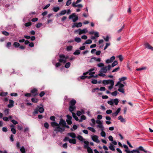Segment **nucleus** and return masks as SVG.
Here are the masks:
<instances>
[{
    "instance_id": "obj_1",
    "label": "nucleus",
    "mask_w": 153,
    "mask_h": 153,
    "mask_svg": "<svg viewBox=\"0 0 153 153\" xmlns=\"http://www.w3.org/2000/svg\"><path fill=\"white\" fill-rule=\"evenodd\" d=\"M51 126L53 127H57L54 129V131L57 132H59L62 133L65 130L64 128L60 127L59 125L54 121L51 122Z\"/></svg>"
},
{
    "instance_id": "obj_2",
    "label": "nucleus",
    "mask_w": 153,
    "mask_h": 153,
    "mask_svg": "<svg viewBox=\"0 0 153 153\" xmlns=\"http://www.w3.org/2000/svg\"><path fill=\"white\" fill-rule=\"evenodd\" d=\"M60 59H59L58 61L59 62L65 63L66 62V60L68 58V56H65L64 54H61L59 55Z\"/></svg>"
},
{
    "instance_id": "obj_3",
    "label": "nucleus",
    "mask_w": 153,
    "mask_h": 153,
    "mask_svg": "<svg viewBox=\"0 0 153 153\" xmlns=\"http://www.w3.org/2000/svg\"><path fill=\"white\" fill-rule=\"evenodd\" d=\"M111 68V65H108L107 66L102 68L100 70V71L104 73H106L107 71H109L110 70Z\"/></svg>"
},
{
    "instance_id": "obj_4",
    "label": "nucleus",
    "mask_w": 153,
    "mask_h": 153,
    "mask_svg": "<svg viewBox=\"0 0 153 153\" xmlns=\"http://www.w3.org/2000/svg\"><path fill=\"white\" fill-rule=\"evenodd\" d=\"M107 102L109 105H113L114 103L117 105L119 102V100L117 99H115L114 100L111 99V100L108 101Z\"/></svg>"
},
{
    "instance_id": "obj_5",
    "label": "nucleus",
    "mask_w": 153,
    "mask_h": 153,
    "mask_svg": "<svg viewBox=\"0 0 153 153\" xmlns=\"http://www.w3.org/2000/svg\"><path fill=\"white\" fill-rule=\"evenodd\" d=\"M70 19H72L73 21L74 22H75L78 19V17L76 15L75 13H73L72 14L70 15L69 17Z\"/></svg>"
},
{
    "instance_id": "obj_6",
    "label": "nucleus",
    "mask_w": 153,
    "mask_h": 153,
    "mask_svg": "<svg viewBox=\"0 0 153 153\" xmlns=\"http://www.w3.org/2000/svg\"><path fill=\"white\" fill-rule=\"evenodd\" d=\"M75 32H78L79 35L86 33L88 32L87 29L85 28L82 30L81 29H79L76 30Z\"/></svg>"
},
{
    "instance_id": "obj_7",
    "label": "nucleus",
    "mask_w": 153,
    "mask_h": 153,
    "mask_svg": "<svg viewBox=\"0 0 153 153\" xmlns=\"http://www.w3.org/2000/svg\"><path fill=\"white\" fill-rule=\"evenodd\" d=\"M92 140L97 143H99L100 141L98 139V137L96 135H94L91 136Z\"/></svg>"
},
{
    "instance_id": "obj_8",
    "label": "nucleus",
    "mask_w": 153,
    "mask_h": 153,
    "mask_svg": "<svg viewBox=\"0 0 153 153\" xmlns=\"http://www.w3.org/2000/svg\"><path fill=\"white\" fill-rule=\"evenodd\" d=\"M94 70V69H91L89 70V74L90 76H88V79H90L91 78L94 77V75H93L95 73V72H92Z\"/></svg>"
},
{
    "instance_id": "obj_9",
    "label": "nucleus",
    "mask_w": 153,
    "mask_h": 153,
    "mask_svg": "<svg viewBox=\"0 0 153 153\" xmlns=\"http://www.w3.org/2000/svg\"><path fill=\"white\" fill-rule=\"evenodd\" d=\"M66 13L67 10H62L59 13L57 14L56 16L57 17H58L60 16L64 15Z\"/></svg>"
},
{
    "instance_id": "obj_10",
    "label": "nucleus",
    "mask_w": 153,
    "mask_h": 153,
    "mask_svg": "<svg viewBox=\"0 0 153 153\" xmlns=\"http://www.w3.org/2000/svg\"><path fill=\"white\" fill-rule=\"evenodd\" d=\"M115 59V57L114 56H112L110 59H107L105 61V62L107 64L111 63L113 62Z\"/></svg>"
},
{
    "instance_id": "obj_11",
    "label": "nucleus",
    "mask_w": 153,
    "mask_h": 153,
    "mask_svg": "<svg viewBox=\"0 0 153 153\" xmlns=\"http://www.w3.org/2000/svg\"><path fill=\"white\" fill-rule=\"evenodd\" d=\"M9 104L8 105L7 107L9 108H11L13 107L14 101L11 100H9Z\"/></svg>"
},
{
    "instance_id": "obj_12",
    "label": "nucleus",
    "mask_w": 153,
    "mask_h": 153,
    "mask_svg": "<svg viewBox=\"0 0 153 153\" xmlns=\"http://www.w3.org/2000/svg\"><path fill=\"white\" fill-rule=\"evenodd\" d=\"M37 90L36 88H34L31 91V93H32L34 96L38 94L37 93Z\"/></svg>"
},
{
    "instance_id": "obj_13",
    "label": "nucleus",
    "mask_w": 153,
    "mask_h": 153,
    "mask_svg": "<svg viewBox=\"0 0 153 153\" xmlns=\"http://www.w3.org/2000/svg\"><path fill=\"white\" fill-rule=\"evenodd\" d=\"M82 25V23L81 22H79L78 23H75L74 24V25L72 26L73 27H81Z\"/></svg>"
},
{
    "instance_id": "obj_14",
    "label": "nucleus",
    "mask_w": 153,
    "mask_h": 153,
    "mask_svg": "<svg viewBox=\"0 0 153 153\" xmlns=\"http://www.w3.org/2000/svg\"><path fill=\"white\" fill-rule=\"evenodd\" d=\"M83 143L85 144L84 145V148H86L87 149L89 147H90L88 146L89 143L88 141H83Z\"/></svg>"
},
{
    "instance_id": "obj_15",
    "label": "nucleus",
    "mask_w": 153,
    "mask_h": 153,
    "mask_svg": "<svg viewBox=\"0 0 153 153\" xmlns=\"http://www.w3.org/2000/svg\"><path fill=\"white\" fill-rule=\"evenodd\" d=\"M72 6L74 7H77L78 8H82L83 7L82 5L81 4H74V3H72Z\"/></svg>"
},
{
    "instance_id": "obj_16",
    "label": "nucleus",
    "mask_w": 153,
    "mask_h": 153,
    "mask_svg": "<svg viewBox=\"0 0 153 153\" xmlns=\"http://www.w3.org/2000/svg\"><path fill=\"white\" fill-rule=\"evenodd\" d=\"M120 109H121L120 108H118L115 112L112 113L113 116H116L120 112Z\"/></svg>"
},
{
    "instance_id": "obj_17",
    "label": "nucleus",
    "mask_w": 153,
    "mask_h": 153,
    "mask_svg": "<svg viewBox=\"0 0 153 153\" xmlns=\"http://www.w3.org/2000/svg\"><path fill=\"white\" fill-rule=\"evenodd\" d=\"M59 124V125H62V126H65L66 123L64 120L61 119L60 120V121Z\"/></svg>"
},
{
    "instance_id": "obj_18",
    "label": "nucleus",
    "mask_w": 153,
    "mask_h": 153,
    "mask_svg": "<svg viewBox=\"0 0 153 153\" xmlns=\"http://www.w3.org/2000/svg\"><path fill=\"white\" fill-rule=\"evenodd\" d=\"M145 45L146 48L153 51V47L151 46L149 43H146Z\"/></svg>"
},
{
    "instance_id": "obj_19",
    "label": "nucleus",
    "mask_w": 153,
    "mask_h": 153,
    "mask_svg": "<svg viewBox=\"0 0 153 153\" xmlns=\"http://www.w3.org/2000/svg\"><path fill=\"white\" fill-rule=\"evenodd\" d=\"M68 135L73 138H75L76 137V134L74 132L68 133Z\"/></svg>"
},
{
    "instance_id": "obj_20",
    "label": "nucleus",
    "mask_w": 153,
    "mask_h": 153,
    "mask_svg": "<svg viewBox=\"0 0 153 153\" xmlns=\"http://www.w3.org/2000/svg\"><path fill=\"white\" fill-rule=\"evenodd\" d=\"M118 120H120L121 122L122 123H125L126 122L125 119H124L122 116L121 115H120L118 117Z\"/></svg>"
},
{
    "instance_id": "obj_21",
    "label": "nucleus",
    "mask_w": 153,
    "mask_h": 153,
    "mask_svg": "<svg viewBox=\"0 0 153 153\" xmlns=\"http://www.w3.org/2000/svg\"><path fill=\"white\" fill-rule=\"evenodd\" d=\"M76 102L75 100L73 99L70 102L69 105L70 106H75V105Z\"/></svg>"
},
{
    "instance_id": "obj_22",
    "label": "nucleus",
    "mask_w": 153,
    "mask_h": 153,
    "mask_svg": "<svg viewBox=\"0 0 153 153\" xmlns=\"http://www.w3.org/2000/svg\"><path fill=\"white\" fill-rule=\"evenodd\" d=\"M69 142L71 143L76 144V140L74 139H70L69 140Z\"/></svg>"
},
{
    "instance_id": "obj_23",
    "label": "nucleus",
    "mask_w": 153,
    "mask_h": 153,
    "mask_svg": "<svg viewBox=\"0 0 153 153\" xmlns=\"http://www.w3.org/2000/svg\"><path fill=\"white\" fill-rule=\"evenodd\" d=\"M76 109V107L75 106H70L69 108V111L72 112L74 111V110Z\"/></svg>"
},
{
    "instance_id": "obj_24",
    "label": "nucleus",
    "mask_w": 153,
    "mask_h": 153,
    "mask_svg": "<svg viewBox=\"0 0 153 153\" xmlns=\"http://www.w3.org/2000/svg\"><path fill=\"white\" fill-rule=\"evenodd\" d=\"M77 138L80 141H81L82 142H83V141H84V139L83 137L82 136H80V135H79L77 137Z\"/></svg>"
},
{
    "instance_id": "obj_25",
    "label": "nucleus",
    "mask_w": 153,
    "mask_h": 153,
    "mask_svg": "<svg viewBox=\"0 0 153 153\" xmlns=\"http://www.w3.org/2000/svg\"><path fill=\"white\" fill-rule=\"evenodd\" d=\"M4 112L5 115H8L9 114V109L8 108L5 109L4 111Z\"/></svg>"
},
{
    "instance_id": "obj_26",
    "label": "nucleus",
    "mask_w": 153,
    "mask_h": 153,
    "mask_svg": "<svg viewBox=\"0 0 153 153\" xmlns=\"http://www.w3.org/2000/svg\"><path fill=\"white\" fill-rule=\"evenodd\" d=\"M60 9L59 7H54L53 8V10L55 12H57Z\"/></svg>"
},
{
    "instance_id": "obj_27",
    "label": "nucleus",
    "mask_w": 153,
    "mask_h": 153,
    "mask_svg": "<svg viewBox=\"0 0 153 153\" xmlns=\"http://www.w3.org/2000/svg\"><path fill=\"white\" fill-rule=\"evenodd\" d=\"M92 43V41L90 39L87 40L85 43H84L83 45H84L85 44H90Z\"/></svg>"
},
{
    "instance_id": "obj_28",
    "label": "nucleus",
    "mask_w": 153,
    "mask_h": 153,
    "mask_svg": "<svg viewBox=\"0 0 153 153\" xmlns=\"http://www.w3.org/2000/svg\"><path fill=\"white\" fill-rule=\"evenodd\" d=\"M31 101L33 103H37L39 101V100L37 98H32L31 99Z\"/></svg>"
},
{
    "instance_id": "obj_29",
    "label": "nucleus",
    "mask_w": 153,
    "mask_h": 153,
    "mask_svg": "<svg viewBox=\"0 0 153 153\" xmlns=\"http://www.w3.org/2000/svg\"><path fill=\"white\" fill-rule=\"evenodd\" d=\"M8 94L7 92H2L0 93V96L2 97H5Z\"/></svg>"
},
{
    "instance_id": "obj_30",
    "label": "nucleus",
    "mask_w": 153,
    "mask_h": 153,
    "mask_svg": "<svg viewBox=\"0 0 153 153\" xmlns=\"http://www.w3.org/2000/svg\"><path fill=\"white\" fill-rule=\"evenodd\" d=\"M72 114L73 117L75 119L76 121H78L79 120V119L78 117L76 116V114L75 113L72 112Z\"/></svg>"
},
{
    "instance_id": "obj_31",
    "label": "nucleus",
    "mask_w": 153,
    "mask_h": 153,
    "mask_svg": "<svg viewBox=\"0 0 153 153\" xmlns=\"http://www.w3.org/2000/svg\"><path fill=\"white\" fill-rule=\"evenodd\" d=\"M97 126L101 129V130H104V127L103 126V125L102 123L98 124L97 125Z\"/></svg>"
},
{
    "instance_id": "obj_32",
    "label": "nucleus",
    "mask_w": 153,
    "mask_h": 153,
    "mask_svg": "<svg viewBox=\"0 0 153 153\" xmlns=\"http://www.w3.org/2000/svg\"><path fill=\"white\" fill-rule=\"evenodd\" d=\"M13 45L15 48H17L19 46L20 44L17 42H14L13 44Z\"/></svg>"
},
{
    "instance_id": "obj_33",
    "label": "nucleus",
    "mask_w": 153,
    "mask_h": 153,
    "mask_svg": "<svg viewBox=\"0 0 153 153\" xmlns=\"http://www.w3.org/2000/svg\"><path fill=\"white\" fill-rule=\"evenodd\" d=\"M74 40L76 42L78 43L80 42L81 41V39L77 37H76L75 38Z\"/></svg>"
},
{
    "instance_id": "obj_34",
    "label": "nucleus",
    "mask_w": 153,
    "mask_h": 153,
    "mask_svg": "<svg viewBox=\"0 0 153 153\" xmlns=\"http://www.w3.org/2000/svg\"><path fill=\"white\" fill-rule=\"evenodd\" d=\"M39 111L41 113H42L44 110V108L42 107H40L39 108Z\"/></svg>"
},
{
    "instance_id": "obj_35",
    "label": "nucleus",
    "mask_w": 153,
    "mask_h": 153,
    "mask_svg": "<svg viewBox=\"0 0 153 153\" xmlns=\"http://www.w3.org/2000/svg\"><path fill=\"white\" fill-rule=\"evenodd\" d=\"M87 129H88L89 130L93 132H95V130L93 128L89 127H88Z\"/></svg>"
},
{
    "instance_id": "obj_36",
    "label": "nucleus",
    "mask_w": 153,
    "mask_h": 153,
    "mask_svg": "<svg viewBox=\"0 0 153 153\" xmlns=\"http://www.w3.org/2000/svg\"><path fill=\"white\" fill-rule=\"evenodd\" d=\"M127 79V78L126 77H123L119 79V82H122L125 81Z\"/></svg>"
},
{
    "instance_id": "obj_37",
    "label": "nucleus",
    "mask_w": 153,
    "mask_h": 153,
    "mask_svg": "<svg viewBox=\"0 0 153 153\" xmlns=\"http://www.w3.org/2000/svg\"><path fill=\"white\" fill-rule=\"evenodd\" d=\"M20 151L22 153H25V149L24 146H22L20 149Z\"/></svg>"
},
{
    "instance_id": "obj_38",
    "label": "nucleus",
    "mask_w": 153,
    "mask_h": 153,
    "mask_svg": "<svg viewBox=\"0 0 153 153\" xmlns=\"http://www.w3.org/2000/svg\"><path fill=\"white\" fill-rule=\"evenodd\" d=\"M104 130H101V135L102 137H105L106 136V134L105 132L103 131Z\"/></svg>"
},
{
    "instance_id": "obj_39",
    "label": "nucleus",
    "mask_w": 153,
    "mask_h": 153,
    "mask_svg": "<svg viewBox=\"0 0 153 153\" xmlns=\"http://www.w3.org/2000/svg\"><path fill=\"white\" fill-rule=\"evenodd\" d=\"M118 64V62L117 61H114L111 64V67H113L117 65Z\"/></svg>"
},
{
    "instance_id": "obj_40",
    "label": "nucleus",
    "mask_w": 153,
    "mask_h": 153,
    "mask_svg": "<svg viewBox=\"0 0 153 153\" xmlns=\"http://www.w3.org/2000/svg\"><path fill=\"white\" fill-rule=\"evenodd\" d=\"M138 149L139 150H141V151H143L145 152H147V151H146V150H145L144 149L143 147L142 146H140L139 147V148H138Z\"/></svg>"
},
{
    "instance_id": "obj_41",
    "label": "nucleus",
    "mask_w": 153,
    "mask_h": 153,
    "mask_svg": "<svg viewBox=\"0 0 153 153\" xmlns=\"http://www.w3.org/2000/svg\"><path fill=\"white\" fill-rule=\"evenodd\" d=\"M109 148L112 151L115 150V148H114V146L112 144H111V145L109 146Z\"/></svg>"
},
{
    "instance_id": "obj_42",
    "label": "nucleus",
    "mask_w": 153,
    "mask_h": 153,
    "mask_svg": "<svg viewBox=\"0 0 153 153\" xmlns=\"http://www.w3.org/2000/svg\"><path fill=\"white\" fill-rule=\"evenodd\" d=\"M80 51L78 50H77L73 54L74 55H79L80 54Z\"/></svg>"
},
{
    "instance_id": "obj_43",
    "label": "nucleus",
    "mask_w": 153,
    "mask_h": 153,
    "mask_svg": "<svg viewBox=\"0 0 153 153\" xmlns=\"http://www.w3.org/2000/svg\"><path fill=\"white\" fill-rule=\"evenodd\" d=\"M71 64L70 62L67 63L65 65V67L66 68H68L70 66Z\"/></svg>"
},
{
    "instance_id": "obj_44",
    "label": "nucleus",
    "mask_w": 153,
    "mask_h": 153,
    "mask_svg": "<svg viewBox=\"0 0 153 153\" xmlns=\"http://www.w3.org/2000/svg\"><path fill=\"white\" fill-rule=\"evenodd\" d=\"M110 45H111V44L110 42L107 43L106 44L105 46V47L104 48V50H106L107 48L109 46H110Z\"/></svg>"
},
{
    "instance_id": "obj_45",
    "label": "nucleus",
    "mask_w": 153,
    "mask_h": 153,
    "mask_svg": "<svg viewBox=\"0 0 153 153\" xmlns=\"http://www.w3.org/2000/svg\"><path fill=\"white\" fill-rule=\"evenodd\" d=\"M109 80H104L102 82V83L103 84L107 85L109 84Z\"/></svg>"
},
{
    "instance_id": "obj_46",
    "label": "nucleus",
    "mask_w": 153,
    "mask_h": 153,
    "mask_svg": "<svg viewBox=\"0 0 153 153\" xmlns=\"http://www.w3.org/2000/svg\"><path fill=\"white\" fill-rule=\"evenodd\" d=\"M118 91L123 93H124V89L123 88H119Z\"/></svg>"
},
{
    "instance_id": "obj_47",
    "label": "nucleus",
    "mask_w": 153,
    "mask_h": 153,
    "mask_svg": "<svg viewBox=\"0 0 153 153\" xmlns=\"http://www.w3.org/2000/svg\"><path fill=\"white\" fill-rule=\"evenodd\" d=\"M117 91H114L111 93V94L113 96H116L117 94Z\"/></svg>"
},
{
    "instance_id": "obj_48",
    "label": "nucleus",
    "mask_w": 153,
    "mask_h": 153,
    "mask_svg": "<svg viewBox=\"0 0 153 153\" xmlns=\"http://www.w3.org/2000/svg\"><path fill=\"white\" fill-rule=\"evenodd\" d=\"M72 48V46H69L67 47L66 48V50L69 51H71Z\"/></svg>"
},
{
    "instance_id": "obj_49",
    "label": "nucleus",
    "mask_w": 153,
    "mask_h": 153,
    "mask_svg": "<svg viewBox=\"0 0 153 153\" xmlns=\"http://www.w3.org/2000/svg\"><path fill=\"white\" fill-rule=\"evenodd\" d=\"M31 22H29L25 24V25L26 27H28L30 26L31 25Z\"/></svg>"
},
{
    "instance_id": "obj_50",
    "label": "nucleus",
    "mask_w": 153,
    "mask_h": 153,
    "mask_svg": "<svg viewBox=\"0 0 153 153\" xmlns=\"http://www.w3.org/2000/svg\"><path fill=\"white\" fill-rule=\"evenodd\" d=\"M71 3V0H68L66 3V6H69Z\"/></svg>"
},
{
    "instance_id": "obj_51",
    "label": "nucleus",
    "mask_w": 153,
    "mask_h": 153,
    "mask_svg": "<svg viewBox=\"0 0 153 153\" xmlns=\"http://www.w3.org/2000/svg\"><path fill=\"white\" fill-rule=\"evenodd\" d=\"M109 84H110V85H114V82L113 80H110Z\"/></svg>"
},
{
    "instance_id": "obj_52",
    "label": "nucleus",
    "mask_w": 153,
    "mask_h": 153,
    "mask_svg": "<svg viewBox=\"0 0 153 153\" xmlns=\"http://www.w3.org/2000/svg\"><path fill=\"white\" fill-rule=\"evenodd\" d=\"M87 151L88 153H93L92 149L90 147L87 149Z\"/></svg>"
},
{
    "instance_id": "obj_53",
    "label": "nucleus",
    "mask_w": 153,
    "mask_h": 153,
    "mask_svg": "<svg viewBox=\"0 0 153 153\" xmlns=\"http://www.w3.org/2000/svg\"><path fill=\"white\" fill-rule=\"evenodd\" d=\"M44 126L45 128L48 129L49 128V125L48 123L46 122L44 123Z\"/></svg>"
},
{
    "instance_id": "obj_54",
    "label": "nucleus",
    "mask_w": 153,
    "mask_h": 153,
    "mask_svg": "<svg viewBox=\"0 0 153 153\" xmlns=\"http://www.w3.org/2000/svg\"><path fill=\"white\" fill-rule=\"evenodd\" d=\"M2 33L6 36H8L9 35V33L6 31H2Z\"/></svg>"
},
{
    "instance_id": "obj_55",
    "label": "nucleus",
    "mask_w": 153,
    "mask_h": 153,
    "mask_svg": "<svg viewBox=\"0 0 153 153\" xmlns=\"http://www.w3.org/2000/svg\"><path fill=\"white\" fill-rule=\"evenodd\" d=\"M131 153H134V152H137L138 153H140V151L138 150H133L132 151H131Z\"/></svg>"
},
{
    "instance_id": "obj_56",
    "label": "nucleus",
    "mask_w": 153,
    "mask_h": 153,
    "mask_svg": "<svg viewBox=\"0 0 153 153\" xmlns=\"http://www.w3.org/2000/svg\"><path fill=\"white\" fill-rule=\"evenodd\" d=\"M97 65L99 67H103L104 66V64L102 63L98 64Z\"/></svg>"
},
{
    "instance_id": "obj_57",
    "label": "nucleus",
    "mask_w": 153,
    "mask_h": 153,
    "mask_svg": "<svg viewBox=\"0 0 153 153\" xmlns=\"http://www.w3.org/2000/svg\"><path fill=\"white\" fill-rule=\"evenodd\" d=\"M11 130L13 134H16V130L15 128H12Z\"/></svg>"
},
{
    "instance_id": "obj_58",
    "label": "nucleus",
    "mask_w": 153,
    "mask_h": 153,
    "mask_svg": "<svg viewBox=\"0 0 153 153\" xmlns=\"http://www.w3.org/2000/svg\"><path fill=\"white\" fill-rule=\"evenodd\" d=\"M45 94V93L44 92V91H42L41 92V93H40L39 94V95L40 97H43V96H44Z\"/></svg>"
},
{
    "instance_id": "obj_59",
    "label": "nucleus",
    "mask_w": 153,
    "mask_h": 153,
    "mask_svg": "<svg viewBox=\"0 0 153 153\" xmlns=\"http://www.w3.org/2000/svg\"><path fill=\"white\" fill-rule=\"evenodd\" d=\"M11 42H8L7 43L6 46L8 48H9L10 46H11Z\"/></svg>"
},
{
    "instance_id": "obj_60",
    "label": "nucleus",
    "mask_w": 153,
    "mask_h": 153,
    "mask_svg": "<svg viewBox=\"0 0 153 153\" xmlns=\"http://www.w3.org/2000/svg\"><path fill=\"white\" fill-rule=\"evenodd\" d=\"M120 69V67H118L117 68H116L114 69L112 71V72H115L117 71H118Z\"/></svg>"
},
{
    "instance_id": "obj_61",
    "label": "nucleus",
    "mask_w": 153,
    "mask_h": 153,
    "mask_svg": "<svg viewBox=\"0 0 153 153\" xmlns=\"http://www.w3.org/2000/svg\"><path fill=\"white\" fill-rule=\"evenodd\" d=\"M103 38L106 42H108L109 40V37L108 36H107L105 38L103 37Z\"/></svg>"
},
{
    "instance_id": "obj_62",
    "label": "nucleus",
    "mask_w": 153,
    "mask_h": 153,
    "mask_svg": "<svg viewBox=\"0 0 153 153\" xmlns=\"http://www.w3.org/2000/svg\"><path fill=\"white\" fill-rule=\"evenodd\" d=\"M88 76L84 75L82 76H81L80 77V79H85L86 78H88Z\"/></svg>"
},
{
    "instance_id": "obj_63",
    "label": "nucleus",
    "mask_w": 153,
    "mask_h": 153,
    "mask_svg": "<svg viewBox=\"0 0 153 153\" xmlns=\"http://www.w3.org/2000/svg\"><path fill=\"white\" fill-rule=\"evenodd\" d=\"M11 122L14 125H16V124H17L18 123V122L17 121L15 120H11Z\"/></svg>"
},
{
    "instance_id": "obj_64",
    "label": "nucleus",
    "mask_w": 153,
    "mask_h": 153,
    "mask_svg": "<svg viewBox=\"0 0 153 153\" xmlns=\"http://www.w3.org/2000/svg\"><path fill=\"white\" fill-rule=\"evenodd\" d=\"M112 111L111 110L109 109L107 110L106 111V112L107 114H111L112 113Z\"/></svg>"
}]
</instances>
